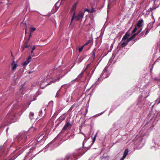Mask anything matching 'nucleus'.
Masks as SVG:
<instances>
[{
  "mask_svg": "<svg viewBox=\"0 0 160 160\" xmlns=\"http://www.w3.org/2000/svg\"><path fill=\"white\" fill-rule=\"evenodd\" d=\"M77 5V2L75 3L74 4V5H73V6H72V7L71 8V12L72 13H73L72 17L71 19V22H72L73 20H74V15L75 14V10H76V8Z\"/></svg>",
  "mask_w": 160,
  "mask_h": 160,
  "instance_id": "obj_3",
  "label": "nucleus"
},
{
  "mask_svg": "<svg viewBox=\"0 0 160 160\" xmlns=\"http://www.w3.org/2000/svg\"><path fill=\"white\" fill-rule=\"evenodd\" d=\"M25 33H26L27 32V29H25Z\"/></svg>",
  "mask_w": 160,
  "mask_h": 160,
  "instance_id": "obj_30",
  "label": "nucleus"
},
{
  "mask_svg": "<svg viewBox=\"0 0 160 160\" xmlns=\"http://www.w3.org/2000/svg\"><path fill=\"white\" fill-rule=\"evenodd\" d=\"M128 149L127 148L126 149L124 152L123 155L122 157L121 158V160H124V158L126 157L128 152Z\"/></svg>",
  "mask_w": 160,
  "mask_h": 160,
  "instance_id": "obj_8",
  "label": "nucleus"
},
{
  "mask_svg": "<svg viewBox=\"0 0 160 160\" xmlns=\"http://www.w3.org/2000/svg\"><path fill=\"white\" fill-rule=\"evenodd\" d=\"M12 69L13 70H14L17 68L18 65L13 60L12 63L11 64Z\"/></svg>",
  "mask_w": 160,
  "mask_h": 160,
  "instance_id": "obj_9",
  "label": "nucleus"
},
{
  "mask_svg": "<svg viewBox=\"0 0 160 160\" xmlns=\"http://www.w3.org/2000/svg\"><path fill=\"white\" fill-rule=\"evenodd\" d=\"M39 112H42V111H40Z\"/></svg>",
  "mask_w": 160,
  "mask_h": 160,
  "instance_id": "obj_35",
  "label": "nucleus"
},
{
  "mask_svg": "<svg viewBox=\"0 0 160 160\" xmlns=\"http://www.w3.org/2000/svg\"><path fill=\"white\" fill-rule=\"evenodd\" d=\"M144 134H142V136H144Z\"/></svg>",
  "mask_w": 160,
  "mask_h": 160,
  "instance_id": "obj_32",
  "label": "nucleus"
},
{
  "mask_svg": "<svg viewBox=\"0 0 160 160\" xmlns=\"http://www.w3.org/2000/svg\"><path fill=\"white\" fill-rule=\"evenodd\" d=\"M157 46H159V47H160V43H157Z\"/></svg>",
  "mask_w": 160,
  "mask_h": 160,
  "instance_id": "obj_27",
  "label": "nucleus"
},
{
  "mask_svg": "<svg viewBox=\"0 0 160 160\" xmlns=\"http://www.w3.org/2000/svg\"><path fill=\"white\" fill-rule=\"evenodd\" d=\"M150 29L147 27L144 31L141 33V37H145L150 32Z\"/></svg>",
  "mask_w": 160,
  "mask_h": 160,
  "instance_id": "obj_4",
  "label": "nucleus"
},
{
  "mask_svg": "<svg viewBox=\"0 0 160 160\" xmlns=\"http://www.w3.org/2000/svg\"><path fill=\"white\" fill-rule=\"evenodd\" d=\"M83 16V14L82 13H81L80 14H79L77 16H75L74 15V19H75L76 20H78L81 19H82Z\"/></svg>",
  "mask_w": 160,
  "mask_h": 160,
  "instance_id": "obj_6",
  "label": "nucleus"
},
{
  "mask_svg": "<svg viewBox=\"0 0 160 160\" xmlns=\"http://www.w3.org/2000/svg\"><path fill=\"white\" fill-rule=\"evenodd\" d=\"M107 71H105L104 72V73H103V75H104V74H106L107 73Z\"/></svg>",
  "mask_w": 160,
  "mask_h": 160,
  "instance_id": "obj_24",
  "label": "nucleus"
},
{
  "mask_svg": "<svg viewBox=\"0 0 160 160\" xmlns=\"http://www.w3.org/2000/svg\"><path fill=\"white\" fill-rule=\"evenodd\" d=\"M103 78H107V77H104V76L103 77Z\"/></svg>",
  "mask_w": 160,
  "mask_h": 160,
  "instance_id": "obj_33",
  "label": "nucleus"
},
{
  "mask_svg": "<svg viewBox=\"0 0 160 160\" xmlns=\"http://www.w3.org/2000/svg\"><path fill=\"white\" fill-rule=\"evenodd\" d=\"M86 11H88V12L92 13L93 12V11H91L90 10H89L88 9H87L86 10Z\"/></svg>",
  "mask_w": 160,
  "mask_h": 160,
  "instance_id": "obj_22",
  "label": "nucleus"
},
{
  "mask_svg": "<svg viewBox=\"0 0 160 160\" xmlns=\"http://www.w3.org/2000/svg\"><path fill=\"white\" fill-rule=\"evenodd\" d=\"M88 42H87L86 43H85L84 45V46H85V45H87L88 44Z\"/></svg>",
  "mask_w": 160,
  "mask_h": 160,
  "instance_id": "obj_26",
  "label": "nucleus"
},
{
  "mask_svg": "<svg viewBox=\"0 0 160 160\" xmlns=\"http://www.w3.org/2000/svg\"><path fill=\"white\" fill-rule=\"evenodd\" d=\"M31 58V56H29L27 59L22 63V65L25 66L31 62L30 59Z\"/></svg>",
  "mask_w": 160,
  "mask_h": 160,
  "instance_id": "obj_7",
  "label": "nucleus"
},
{
  "mask_svg": "<svg viewBox=\"0 0 160 160\" xmlns=\"http://www.w3.org/2000/svg\"><path fill=\"white\" fill-rule=\"evenodd\" d=\"M144 123H145V125L142 128L143 130L142 132H145L144 134H145L146 132H145V130H146L147 131H148L149 129L150 126L149 125L150 124L149 122H148L147 119H145L144 121Z\"/></svg>",
  "mask_w": 160,
  "mask_h": 160,
  "instance_id": "obj_2",
  "label": "nucleus"
},
{
  "mask_svg": "<svg viewBox=\"0 0 160 160\" xmlns=\"http://www.w3.org/2000/svg\"><path fill=\"white\" fill-rule=\"evenodd\" d=\"M11 55L13 57V56H12V54H11Z\"/></svg>",
  "mask_w": 160,
  "mask_h": 160,
  "instance_id": "obj_36",
  "label": "nucleus"
},
{
  "mask_svg": "<svg viewBox=\"0 0 160 160\" xmlns=\"http://www.w3.org/2000/svg\"><path fill=\"white\" fill-rule=\"evenodd\" d=\"M28 46H25V47L24 48H28Z\"/></svg>",
  "mask_w": 160,
  "mask_h": 160,
  "instance_id": "obj_29",
  "label": "nucleus"
},
{
  "mask_svg": "<svg viewBox=\"0 0 160 160\" xmlns=\"http://www.w3.org/2000/svg\"><path fill=\"white\" fill-rule=\"evenodd\" d=\"M137 26L138 27L140 26V20L138 21V23L137 24Z\"/></svg>",
  "mask_w": 160,
  "mask_h": 160,
  "instance_id": "obj_23",
  "label": "nucleus"
},
{
  "mask_svg": "<svg viewBox=\"0 0 160 160\" xmlns=\"http://www.w3.org/2000/svg\"><path fill=\"white\" fill-rule=\"evenodd\" d=\"M130 34V33L128 32L124 36L122 41L120 43V45L122 47H125L127 45L128 42L134 38L135 34L132 35L131 38H129Z\"/></svg>",
  "mask_w": 160,
  "mask_h": 160,
  "instance_id": "obj_1",
  "label": "nucleus"
},
{
  "mask_svg": "<svg viewBox=\"0 0 160 160\" xmlns=\"http://www.w3.org/2000/svg\"><path fill=\"white\" fill-rule=\"evenodd\" d=\"M142 139H143V138H141L140 141H142Z\"/></svg>",
  "mask_w": 160,
  "mask_h": 160,
  "instance_id": "obj_31",
  "label": "nucleus"
},
{
  "mask_svg": "<svg viewBox=\"0 0 160 160\" xmlns=\"http://www.w3.org/2000/svg\"><path fill=\"white\" fill-rule=\"evenodd\" d=\"M32 129V128H31V129Z\"/></svg>",
  "mask_w": 160,
  "mask_h": 160,
  "instance_id": "obj_37",
  "label": "nucleus"
},
{
  "mask_svg": "<svg viewBox=\"0 0 160 160\" xmlns=\"http://www.w3.org/2000/svg\"><path fill=\"white\" fill-rule=\"evenodd\" d=\"M57 160H63L62 159L59 158V159H57Z\"/></svg>",
  "mask_w": 160,
  "mask_h": 160,
  "instance_id": "obj_28",
  "label": "nucleus"
},
{
  "mask_svg": "<svg viewBox=\"0 0 160 160\" xmlns=\"http://www.w3.org/2000/svg\"><path fill=\"white\" fill-rule=\"evenodd\" d=\"M155 142L158 145H160V137L156 140Z\"/></svg>",
  "mask_w": 160,
  "mask_h": 160,
  "instance_id": "obj_12",
  "label": "nucleus"
},
{
  "mask_svg": "<svg viewBox=\"0 0 160 160\" xmlns=\"http://www.w3.org/2000/svg\"><path fill=\"white\" fill-rule=\"evenodd\" d=\"M72 126V124L69 122H68L62 128V130L65 131L68 129L70 128Z\"/></svg>",
  "mask_w": 160,
  "mask_h": 160,
  "instance_id": "obj_5",
  "label": "nucleus"
},
{
  "mask_svg": "<svg viewBox=\"0 0 160 160\" xmlns=\"http://www.w3.org/2000/svg\"><path fill=\"white\" fill-rule=\"evenodd\" d=\"M97 133L95 135V136H94V137L93 138H92V145L94 143V142H95V140H96V136H97Z\"/></svg>",
  "mask_w": 160,
  "mask_h": 160,
  "instance_id": "obj_14",
  "label": "nucleus"
},
{
  "mask_svg": "<svg viewBox=\"0 0 160 160\" xmlns=\"http://www.w3.org/2000/svg\"><path fill=\"white\" fill-rule=\"evenodd\" d=\"M153 80H158L156 78H153Z\"/></svg>",
  "mask_w": 160,
  "mask_h": 160,
  "instance_id": "obj_25",
  "label": "nucleus"
},
{
  "mask_svg": "<svg viewBox=\"0 0 160 160\" xmlns=\"http://www.w3.org/2000/svg\"><path fill=\"white\" fill-rule=\"evenodd\" d=\"M137 28L136 27H135L134 29H133V30L132 31V33L133 35L135 34V35L136 34V33H135V32L137 31Z\"/></svg>",
  "mask_w": 160,
  "mask_h": 160,
  "instance_id": "obj_15",
  "label": "nucleus"
},
{
  "mask_svg": "<svg viewBox=\"0 0 160 160\" xmlns=\"http://www.w3.org/2000/svg\"><path fill=\"white\" fill-rule=\"evenodd\" d=\"M155 8H154V7H153L152 8H150L148 10V12H150V11H152V10H153V9H155Z\"/></svg>",
  "mask_w": 160,
  "mask_h": 160,
  "instance_id": "obj_18",
  "label": "nucleus"
},
{
  "mask_svg": "<svg viewBox=\"0 0 160 160\" xmlns=\"http://www.w3.org/2000/svg\"><path fill=\"white\" fill-rule=\"evenodd\" d=\"M82 133L83 135H84V136L85 137L86 139H84V140L83 142V143H82V145H83V147H84V143L86 142L87 141V140L86 139H88L89 138H90V137H87L86 135L85 134H84L83 133Z\"/></svg>",
  "mask_w": 160,
  "mask_h": 160,
  "instance_id": "obj_10",
  "label": "nucleus"
},
{
  "mask_svg": "<svg viewBox=\"0 0 160 160\" xmlns=\"http://www.w3.org/2000/svg\"><path fill=\"white\" fill-rule=\"evenodd\" d=\"M34 115V113L33 112H31L29 114L30 118L32 119L33 118V117Z\"/></svg>",
  "mask_w": 160,
  "mask_h": 160,
  "instance_id": "obj_13",
  "label": "nucleus"
},
{
  "mask_svg": "<svg viewBox=\"0 0 160 160\" xmlns=\"http://www.w3.org/2000/svg\"><path fill=\"white\" fill-rule=\"evenodd\" d=\"M36 48L35 46H33L32 48V50L31 51V54H32L33 53V51Z\"/></svg>",
  "mask_w": 160,
  "mask_h": 160,
  "instance_id": "obj_20",
  "label": "nucleus"
},
{
  "mask_svg": "<svg viewBox=\"0 0 160 160\" xmlns=\"http://www.w3.org/2000/svg\"><path fill=\"white\" fill-rule=\"evenodd\" d=\"M36 28H30V32H32L36 30Z\"/></svg>",
  "mask_w": 160,
  "mask_h": 160,
  "instance_id": "obj_17",
  "label": "nucleus"
},
{
  "mask_svg": "<svg viewBox=\"0 0 160 160\" xmlns=\"http://www.w3.org/2000/svg\"><path fill=\"white\" fill-rule=\"evenodd\" d=\"M143 22V20L142 19H141V32L142 31V28H141L142 25V22Z\"/></svg>",
  "mask_w": 160,
  "mask_h": 160,
  "instance_id": "obj_21",
  "label": "nucleus"
},
{
  "mask_svg": "<svg viewBox=\"0 0 160 160\" xmlns=\"http://www.w3.org/2000/svg\"><path fill=\"white\" fill-rule=\"evenodd\" d=\"M147 2V0H142L141 1V4H142V6H144L146 4Z\"/></svg>",
  "mask_w": 160,
  "mask_h": 160,
  "instance_id": "obj_11",
  "label": "nucleus"
},
{
  "mask_svg": "<svg viewBox=\"0 0 160 160\" xmlns=\"http://www.w3.org/2000/svg\"><path fill=\"white\" fill-rule=\"evenodd\" d=\"M32 57H33L34 56V55H32Z\"/></svg>",
  "mask_w": 160,
  "mask_h": 160,
  "instance_id": "obj_34",
  "label": "nucleus"
},
{
  "mask_svg": "<svg viewBox=\"0 0 160 160\" xmlns=\"http://www.w3.org/2000/svg\"><path fill=\"white\" fill-rule=\"evenodd\" d=\"M84 47V45H83V46H81L80 48H79L78 49H79V52H81L82 51Z\"/></svg>",
  "mask_w": 160,
  "mask_h": 160,
  "instance_id": "obj_19",
  "label": "nucleus"
},
{
  "mask_svg": "<svg viewBox=\"0 0 160 160\" xmlns=\"http://www.w3.org/2000/svg\"><path fill=\"white\" fill-rule=\"evenodd\" d=\"M59 80V79H58L57 80H56V79H54L52 81H51L49 83H48V84H47V85H50V84L51 83H52V82H56V81H58V80Z\"/></svg>",
  "mask_w": 160,
  "mask_h": 160,
  "instance_id": "obj_16",
  "label": "nucleus"
}]
</instances>
